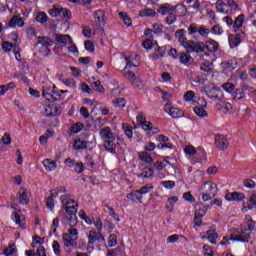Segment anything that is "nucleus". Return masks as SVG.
I'll use <instances>...</instances> for the list:
<instances>
[{
    "label": "nucleus",
    "instance_id": "1",
    "mask_svg": "<svg viewBox=\"0 0 256 256\" xmlns=\"http://www.w3.org/2000/svg\"><path fill=\"white\" fill-rule=\"evenodd\" d=\"M255 229V222L251 219V216H246V220L240 226L238 235H231L230 237L224 236L220 245H229V241H238L240 243H249L251 239V231Z\"/></svg>",
    "mask_w": 256,
    "mask_h": 256
},
{
    "label": "nucleus",
    "instance_id": "2",
    "mask_svg": "<svg viewBox=\"0 0 256 256\" xmlns=\"http://www.w3.org/2000/svg\"><path fill=\"white\" fill-rule=\"evenodd\" d=\"M99 137L103 141L105 151H108V153H115L119 145H125V139L119 135L116 136L108 126L100 129Z\"/></svg>",
    "mask_w": 256,
    "mask_h": 256
},
{
    "label": "nucleus",
    "instance_id": "3",
    "mask_svg": "<svg viewBox=\"0 0 256 256\" xmlns=\"http://www.w3.org/2000/svg\"><path fill=\"white\" fill-rule=\"evenodd\" d=\"M78 239L79 230H77V228H68L67 232L62 234L63 244L67 249H75Z\"/></svg>",
    "mask_w": 256,
    "mask_h": 256
},
{
    "label": "nucleus",
    "instance_id": "4",
    "mask_svg": "<svg viewBox=\"0 0 256 256\" xmlns=\"http://www.w3.org/2000/svg\"><path fill=\"white\" fill-rule=\"evenodd\" d=\"M200 239H207L212 245H217V239H219L217 226L211 225L208 231L200 233Z\"/></svg>",
    "mask_w": 256,
    "mask_h": 256
},
{
    "label": "nucleus",
    "instance_id": "5",
    "mask_svg": "<svg viewBox=\"0 0 256 256\" xmlns=\"http://www.w3.org/2000/svg\"><path fill=\"white\" fill-rule=\"evenodd\" d=\"M203 90H204V93H206L207 97L209 99H212V101H221L223 97H225L223 90H221V88L219 87L209 88L205 86Z\"/></svg>",
    "mask_w": 256,
    "mask_h": 256
},
{
    "label": "nucleus",
    "instance_id": "6",
    "mask_svg": "<svg viewBox=\"0 0 256 256\" xmlns=\"http://www.w3.org/2000/svg\"><path fill=\"white\" fill-rule=\"evenodd\" d=\"M88 251H93L95 249V241H99V239H102V241H105V237H103V232L99 233V230L92 229L89 231L88 235Z\"/></svg>",
    "mask_w": 256,
    "mask_h": 256
},
{
    "label": "nucleus",
    "instance_id": "7",
    "mask_svg": "<svg viewBox=\"0 0 256 256\" xmlns=\"http://www.w3.org/2000/svg\"><path fill=\"white\" fill-rule=\"evenodd\" d=\"M183 48L191 53H203V51H205V44L200 41L187 40Z\"/></svg>",
    "mask_w": 256,
    "mask_h": 256
},
{
    "label": "nucleus",
    "instance_id": "8",
    "mask_svg": "<svg viewBox=\"0 0 256 256\" xmlns=\"http://www.w3.org/2000/svg\"><path fill=\"white\" fill-rule=\"evenodd\" d=\"M194 105L193 111L197 117H207V115H209L207 110H205L207 107V100H205V98H198L197 103Z\"/></svg>",
    "mask_w": 256,
    "mask_h": 256
},
{
    "label": "nucleus",
    "instance_id": "9",
    "mask_svg": "<svg viewBox=\"0 0 256 256\" xmlns=\"http://www.w3.org/2000/svg\"><path fill=\"white\" fill-rule=\"evenodd\" d=\"M125 61H126L125 69H131L132 67L139 66L140 58H139V55H137V53L131 52L125 55Z\"/></svg>",
    "mask_w": 256,
    "mask_h": 256
},
{
    "label": "nucleus",
    "instance_id": "10",
    "mask_svg": "<svg viewBox=\"0 0 256 256\" xmlns=\"http://www.w3.org/2000/svg\"><path fill=\"white\" fill-rule=\"evenodd\" d=\"M164 111L174 119H179V117H183L184 115L183 110L173 107L171 103H166L164 105Z\"/></svg>",
    "mask_w": 256,
    "mask_h": 256
},
{
    "label": "nucleus",
    "instance_id": "11",
    "mask_svg": "<svg viewBox=\"0 0 256 256\" xmlns=\"http://www.w3.org/2000/svg\"><path fill=\"white\" fill-rule=\"evenodd\" d=\"M12 221H14L16 225H19L20 228L27 229V220L25 219V216L21 214V210L12 212Z\"/></svg>",
    "mask_w": 256,
    "mask_h": 256
},
{
    "label": "nucleus",
    "instance_id": "12",
    "mask_svg": "<svg viewBox=\"0 0 256 256\" xmlns=\"http://www.w3.org/2000/svg\"><path fill=\"white\" fill-rule=\"evenodd\" d=\"M67 215H70L68 218V225H70V229H75L77 225V208L75 206L67 207Z\"/></svg>",
    "mask_w": 256,
    "mask_h": 256
},
{
    "label": "nucleus",
    "instance_id": "13",
    "mask_svg": "<svg viewBox=\"0 0 256 256\" xmlns=\"http://www.w3.org/2000/svg\"><path fill=\"white\" fill-rule=\"evenodd\" d=\"M128 69L129 68H124V71H123V75H124L125 79L130 81V83H132V85H135L136 87H140L141 80L139 78H137L135 73L129 71Z\"/></svg>",
    "mask_w": 256,
    "mask_h": 256
},
{
    "label": "nucleus",
    "instance_id": "14",
    "mask_svg": "<svg viewBox=\"0 0 256 256\" xmlns=\"http://www.w3.org/2000/svg\"><path fill=\"white\" fill-rule=\"evenodd\" d=\"M56 43L61 47H65V45H73V38L69 36V34H57Z\"/></svg>",
    "mask_w": 256,
    "mask_h": 256
},
{
    "label": "nucleus",
    "instance_id": "15",
    "mask_svg": "<svg viewBox=\"0 0 256 256\" xmlns=\"http://www.w3.org/2000/svg\"><path fill=\"white\" fill-rule=\"evenodd\" d=\"M215 145L220 151H225L229 147V140L225 135H217L215 137Z\"/></svg>",
    "mask_w": 256,
    "mask_h": 256
},
{
    "label": "nucleus",
    "instance_id": "16",
    "mask_svg": "<svg viewBox=\"0 0 256 256\" xmlns=\"http://www.w3.org/2000/svg\"><path fill=\"white\" fill-rule=\"evenodd\" d=\"M61 201H62V205L65 208V211L67 213V207H75L76 208V213H77V209L79 207V204H77V202H75V200L69 198V195L64 194L61 196Z\"/></svg>",
    "mask_w": 256,
    "mask_h": 256
},
{
    "label": "nucleus",
    "instance_id": "17",
    "mask_svg": "<svg viewBox=\"0 0 256 256\" xmlns=\"http://www.w3.org/2000/svg\"><path fill=\"white\" fill-rule=\"evenodd\" d=\"M179 62L181 63V65H185L186 67H189V65H193L195 60H193V57L189 52H182L179 55Z\"/></svg>",
    "mask_w": 256,
    "mask_h": 256
},
{
    "label": "nucleus",
    "instance_id": "18",
    "mask_svg": "<svg viewBox=\"0 0 256 256\" xmlns=\"http://www.w3.org/2000/svg\"><path fill=\"white\" fill-rule=\"evenodd\" d=\"M136 121L143 131H149L153 125L151 122L147 121V118H145V115L143 114L138 115Z\"/></svg>",
    "mask_w": 256,
    "mask_h": 256
},
{
    "label": "nucleus",
    "instance_id": "19",
    "mask_svg": "<svg viewBox=\"0 0 256 256\" xmlns=\"http://www.w3.org/2000/svg\"><path fill=\"white\" fill-rule=\"evenodd\" d=\"M8 26L12 27V29L15 27H19V28L25 27V19L15 15L9 20Z\"/></svg>",
    "mask_w": 256,
    "mask_h": 256
},
{
    "label": "nucleus",
    "instance_id": "20",
    "mask_svg": "<svg viewBox=\"0 0 256 256\" xmlns=\"http://www.w3.org/2000/svg\"><path fill=\"white\" fill-rule=\"evenodd\" d=\"M175 38L177 39L178 43H180L181 47H183L187 41V31L185 29H180L175 32Z\"/></svg>",
    "mask_w": 256,
    "mask_h": 256
},
{
    "label": "nucleus",
    "instance_id": "21",
    "mask_svg": "<svg viewBox=\"0 0 256 256\" xmlns=\"http://www.w3.org/2000/svg\"><path fill=\"white\" fill-rule=\"evenodd\" d=\"M158 13L160 15H169L170 13H175V6L165 3L159 6Z\"/></svg>",
    "mask_w": 256,
    "mask_h": 256
},
{
    "label": "nucleus",
    "instance_id": "22",
    "mask_svg": "<svg viewBox=\"0 0 256 256\" xmlns=\"http://www.w3.org/2000/svg\"><path fill=\"white\" fill-rule=\"evenodd\" d=\"M201 189L202 191H204V193H217V191H219V188H217V184L211 181L205 182L201 186Z\"/></svg>",
    "mask_w": 256,
    "mask_h": 256
},
{
    "label": "nucleus",
    "instance_id": "23",
    "mask_svg": "<svg viewBox=\"0 0 256 256\" xmlns=\"http://www.w3.org/2000/svg\"><path fill=\"white\" fill-rule=\"evenodd\" d=\"M253 207H256V193L250 196L249 202L243 203L242 211L243 213H247V211H251Z\"/></svg>",
    "mask_w": 256,
    "mask_h": 256
},
{
    "label": "nucleus",
    "instance_id": "24",
    "mask_svg": "<svg viewBox=\"0 0 256 256\" xmlns=\"http://www.w3.org/2000/svg\"><path fill=\"white\" fill-rule=\"evenodd\" d=\"M183 100L186 103H191L192 105H196L197 101L199 100V98H197L195 96V92L193 90H189L187 91L184 95H183Z\"/></svg>",
    "mask_w": 256,
    "mask_h": 256
},
{
    "label": "nucleus",
    "instance_id": "25",
    "mask_svg": "<svg viewBox=\"0 0 256 256\" xmlns=\"http://www.w3.org/2000/svg\"><path fill=\"white\" fill-rule=\"evenodd\" d=\"M224 198L226 201H243L245 194L243 193H226Z\"/></svg>",
    "mask_w": 256,
    "mask_h": 256
},
{
    "label": "nucleus",
    "instance_id": "26",
    "mask_svg": "<svg viewBox=\"0 0 256 256\" xmlns=\"http://www.w3.org/2000/svg\"><path fill=\"white\" fill-rule=\"evenodd\" d=\"M42 164H43L44 169H46V171L51 172V171H55L57 169V161H55V160H51V159L47 158V159L43 160Z\"/></svg>",
    "mask_w": 256,
    "mask_h": 256
},
{
    "label": "nucleus",
    "instance_id": "27",
    "mask_svg": "<svg viewBox=\"0 0 256 256\" xmlns=\"http://www.w3.org/2000/svg\"><path fill=\"white\" fill-rule=\"evenodd\" d=\"M94 19L96 21V23H98V25L100 26H105V11L103 10H96L94 12Z\"/></svg>",
    "mask_w": 256,
    "mask_h": 256
},
{
    "label": "nucleus",
    "instance_id": "28",
    "mask_svg": "<svg viewBox=\"0 0 256 256\" xmlns=\"http://www.w3.org/2000/svg\"><path fill=\"white\" fill-rule=\"evenodd\" d=\"M174 13L177 17H185L187 15V7L183 4H177L174 6Z\"/></svg>",
    "mask_w": 256,
    "mask_h": 256
},
{
    "label": "nucleus",
    "instance_id": "29",
    "mask_svg": "<svg viewBox=\"0 0 256 256\" xmlns=\"http://www.w3.org/2000/svg\"><path fill=\"white\" fill-rule=\"evenodd\" d=\"M15 87H17V84H15V82H10L5 85H0V97H3V95H5L7 91H11L15 89Z\"/></svg>",
    "mask_w": 256,
    "mask_h": 256
},
{
    "label": "nucleus",
    "instance_id": "30",
    "mask_svg": "<svg viewBox=\"0 0 256 256\" xmlns=\"http://www.w3.org/2000/svg\"><path fill=\"white\" fill-rule=\"evenodd\" d=\"M216 10L218 13H222L223 15H227L229 13L227 10V3H225L223 0H217Z\"/></svg>",
    "mask_w": 256,
    "mask_h": 256
},
{
    "label": "nucleus",
    "instance_id": "31",
    "mask_svg": "<svg viewBox=\"0 0 256 256\" xmlns=\"http://www.w3.org/2000/svg\"><path fill=\"white\" fill-rule=\"evenodd\" d=\"M183 151L186 157H195L197 155V148L191 144L184 146Z\"/></svg>",
    "mask_w": 256,
    "mask_h": 256
},
{
    "label": "nucleus",
    "instance_id": "32",
    "mask_svg": "<svg viewBox=\"0 0 256 256\" xmlns=\"http://www.w3.org/2000/svg\"><path fill=\"white\" fill-rule=\"evenodd\" d=\"M241 43V35L235 34L229 36V45L231 49H234V47H237Z\"/></svg>",
    "mask_w": 256,
    "mask_h": 256
},
{
    "label": "nucleus",
    "instance_id": "33",
    "mask_svg": "<svg viewBox=\"0 0 256 256\" xmlns=\"http://www.w3.org/2000/svg\"><path fill=\"white\" fill-rule=\"evenodd\" d=\"M204 46L211 53H215V51H218L219 49V43L215 40H208Z\"/></svg>",
    "mask_w": 256,
    "mask_h": 256
},
{
    "label": "nucleus",
    "instance_id": "34",
    "mask_svg": "<svg viewBox=\"0 0 256 256\" xmlns=\"http://www.w3.org/2000/svg\"><path fill=\"white\" fill-rule=\"evenodd\" d=\"M217 107L222 113H231L233 111V106L228 102L219 103Z\"/></svg>",
    "mask_w": 256,
    "mask_h": 256
},
{
    "label": "nucleus",
    "instance_id": "35",
    "mask_svg": "<svg viewBox=\"0 0 256 256\" xmlns=\"http://www.w3.org/2000/svg\"><path fill=\"white\" fill-rule=\"evenodd\" d=\"M157 12L152 8H144L139 11V17H155Z\"/></svg>",
    "mask_w": 256,
    "mask_h": 256
},
{
    "label": "nucleus",
    "instance_id": "36",
    "mask_svg": "<svg viewBox=\"0 0 256 256\" xmlns=\"http://www.w3.org/2000/svg\"><path fill=\"white\" fill-rule=\"evenodd\" d=\"M42 95L46 101H50L52 103L55 101V97H53V95H55V90L45 88Z\"/></svg>",
    "mask_w": 256,
    "mask_h": 256
},
{
    "label": "nucleus",
    "instance_id": "37",
    "mask_svg": "<svg viewBox=\"0 0 256 256\" xmlns=\"http://www.w3.org/2000/svg\"><path fill=\"white\" fill-rule=\"evenodd\" d=\"M118 16L123 21L124 25H126V27H131V25L133 24V21H131V18L126 12H119Z\"/></svg>",
    "mask_w": 256,
    "mask_h": 256
},
{
    "label": "nucleus",
    "instance_id": "38",
    "mask_svg": "<svg viewBox=\"0 0 256 256\" xmlns=\"http://www.w3.org/2000/svg\"><path fill=\"white\" fill-rule=\"evenodd\" d=\"M243 23H245V14H240L235 18L233 22L234 29H239L243 27Z\"/></svg>",
    "mask_w": 256,
    "mask_h": 256
},
{
    "label": "nucleus",
    "instance_id": "39",
    "mask_svg": "<svg viewBox=\"0 0 256 256\" xmlns=\"http://www.w3.org/2000/svg\"><path fill=\"white\" fill-rule=\"evenodd\" d=\"M73 147L76 150L85 149L87 147V142L85 140H82L81 138H76L74 140Z\"/></svg>",
    "mask_w": 256,
    "mask_h": 256
},
{
    "label": "nucleus",
    "instance_id": "40",
    "mask_svg": "<svg viewBox=\"0 0 256 256\" xmlns=\"http://www.w3.org/2000/svg\"><path fill=\"white\" fill-rule=\"evenodd\" d=\"M38 43H40V45H43V47H52L53 45V41L47 36L38 37Z\"/></svg>",
    "mask_w": 256,
    "mask_h": 256
},
{
    "label": "nucleus",
    "instance_id": "41",
    "mask_svg": "<svg viewBox=\"0 0 256 256\" xmlns=\"http://www.w3.org/2000/svg\"><path fill=\"white\" fill-rule=\"evenodd\" d=\"M127 199H130L134 203H141L143 196H141V193H129Z\"/></svg>",
    "mask_w": 256,
    "mask_h": 256
},
{
    "label": "nucleus",
    "instance_id": "42",
    "mask_svg": "<svg viewBox=\"0 0 256 256\" xmlns=\"http://www.w3.org/2000/svg\"><path fill=\"white\" fill-rule=\"evenodd\" d=\"M138 157L140 161H144V163H151L153 161L151 154H149L148 152H140L138 154Z\"/></svg>",
    "mask_w": 256,
    "mask_h": 256
},
{
    "label": "nucleus",
    "instance_id": "43",
    "mask_svg": "<svg viewBox=\"0 0 256 256\" xmlns=\"http://www.w3.org/2000/svg\"><path fill=\"white\" fill-rule=\"evenodd\" d=\"M245 97V90L243 88H238L234 92L233 99L234 101H241V99H244Z\"/></svg>",
    "mask_w": 256,
    "mask_h": 256
},
{
    "label": "nucleus",
    "instance_id": "44",
    "mask_svg": "<svg viewBox=\"0 0 256 256\" xmlns=\"http://www.w3.org/2000/svg\"><path fill=\"white\" fill-rule=\"evenodd\" d=\"M221 87L226 93H233L235 91V84L231 82H225Z\"/></svg>",
    "mask_w": 256,
    "mask_h": 256
},
{
    "label": "nucleus",
    "instance_id": "45",
    "mask_svg": "<svg viewBox=\"0 0 256 256\" xmlns=\"http://www.w3.org/2000/svg\"><path fill=\"white\" fill-rule=\"evenodd\" d=\"M114 107H118L119 109H123L125 105H127V100L124 98H116L113 100Z\"/></svg>",
    "mask_w": 256,
    "mask_h": 256
},
{
    "label": "nucleus",
    "instance_id": "46",
    "mask_svg": "<svg viewBox=\"0 0 256 256\" xmlns=\"http://www.w3.org/2000/svg\"><path fill=\"white\" fill-rule=\"evenodd\" d=\"M200 69L201 71H204V73H211V71H213V63L202 62Z\"/></svg>",
    "mask_w": 256,
    "mask_h": 256
},
{
    "label": "nucleus",
    "instance_id": "47",
    "mask_svg": "<svg viewBox=\"0 0 256 256\" xmlns=\"http://www.w3.org/2000/svg\"><path fill=\"white\" fill-rule=\"evenodd\" d=\"M55 194H52L50 197L46 199V207L53 211L55 209Z\"/></svg>",
    "mask_w": 256,
    "mask_h": 256
},
{
    "label": "nucleus",
    "instance_id": "48",
    "mask_svg": "<svg viewBox=\"0 0 256 256\" xmlns=\"http://www.w3.org/2000/svg\"><path fill=\"white\" fill-rule=\"evenodd\" d=\"M122 129L126 135V137H128V139H133V127L129 126L128 124H123Z\"/></svg>",
    "mask_w": 256,
    "mask_h": 256
},
{
    "label": "nucleus",
    "instance_id": "49",
    "mask_svg": "<svg viewBox=\"0 0 256 256\" xmlns=\"http://www.w3.org/2000/svg\"><path fill=\"white\" fill-rule=\"evenodd\" d=\"M49 17L45 12H39L36 15V21L37 23H41L42 25L45 24L46 21H48Z\"/></svg>",
    "mask_w": 256,
    "mask_h": 256
},
{
    "label": "nucleus",
    "instance_id": "50",
    "mask_svg": "<svg viewBox=\"0 0 256 256\" xmlns=\"http://www.w3.org/2000/svg\"><path fill=\"white\" fill-rule=\"evenodd\" d=\"M92 223L95 225L98 233H101L103 232V222L101 221V218L100 217H95L93 220H92Z\"/></svg>",
    "mask_w": 256,
    "mask_h": 256
},
{
    "label": "nucleus",
    "instance_id": "51",
    "mask_svg": "<svg viewBox=\"0 0 256 256\" xmlns=\"http://www.w3.org/2000/svg\"><path fill=\"white\" fill-rule=\"evenodd\" d=\"M92 86H93L94 91H96V93H105V87H103V85H101L100 80L95 81L92 84Z\"/></svg>",
    "mask_w": 256,
    "mask_h": 256
},
{
    "label": "nucleus",
    "instance_id": "52",
    "mask_svg": "<svg viewBox=\"0 0 256 256\" xmlns=\"http://www.w3.org/2000/svg\"><path fill=\"white\" fill-rule=\"evenodd\" d=\"M4 255L6 256H17V249L14 245H10L4 250Z\"/></svg>",
    "mask_w": 256,
    "mask_h": 256
},
{
    "label": "nucleus",
    "instance_id": "53",
    "mask_svg": "<svg viewBox=\"0 0 256 256\" xmlns=\"http://www.w3.org/2000/svg\"><path fill=\"white\" fill-rule=\"evenodd\" d=\"M52 249L55 255H61V244L59 243V241L54 240L52 242Z\"/></svg>",
    "mask_w": 256,
    "mask_h": 256
},
{
    "label": "nucleus",
    "instance_id": "54",
    "mask_svg": "<svg viewBox=\"0 0 256 256\" xmlns=\"http://www.w3.org/2000/svg\"><path fill=\"white\" fill-rule=\"evenodd\" d=\"M177 21V14L175 12H170L166 18L167 25H173Z\"/></svg>",
    "mask_w": 256,
    "mask_h": 256
},
{
    "label": "nucleus",
    "instance_id": "55",
    "mask_svg": "<svg viewBox=\"0 0 256 256\" xmlns=\"http://www.w3.org/2000/svg\"><path fill=\"white\" fill-rule=\"evenodd\" d=\"M157 149H161L162 151H167V149H173V143L171 142H164L157 145Z\"/></svg>",
    "mask_w": 256,
    "mask_h": 256
},
{
    "label": "nucleus",
    "instance_id": "56",
    "mask_svg": "<svg viewBox=\"0 0 256 256\" xmlns=\"http://www.w3.org/2000/svg\"><path fill=\"white\" fill-rule=\"evenodd\" d=\"M80 90L82 91V93H87L88 95H91V93H93V90L85 82L80 83Z\"/></svg>",
    "mask_w": 256,
    "mask_h": 256
},
{
    "label": "nucleus",
    "instance_id": "57",
    "mask_svg": "<svg viewBox=\"0 0 256 256\" xmlns=\"http://www.w3.org/2000/svg\"><path fill=\"white\" fill-rule=\"evenodd\" d=\"M203 214H200L199 212L195 213L194 216V225H196V227H201L203 220H202Z\"/></svg>",
    "mask_w": 256,
    "mask_h": 256
},
{
    "label": "nucleus",
    "instance_id": "58",
    "mask_svg": "<svg viewBox=\"0 0 256 256\" xmlns=\"http://www.w3.org/2000/svg\"><path fill=\"white\" fill-rule=\"evenodd\" d=\"M85 126L83 125V123L81 122H78L76 124H74L72 127H71V132L72 133H80V131H83V128Z\"/></svg>",
    "mask_w": 256,
    "mask_h": 256
},
{
    "label": "nucleus",
    "instance_id": "59",
    "mask_svg": "<svg viewBox=\"0 0 256 256\" xmlns=\"http://www.w3.org/2000/svg\"><path fill=\"white\" fill-rule=\"evenodd\" d=\"M84 47L86 51H89V53H93V51H95V44L91 40L84 42Z\"/></svg>",
    "mask_w": 256,
    "mask_h": 256
},
{
    "label": "nucleus",
    "instance_id": "60",
    "mask_svg": "<svg viewBox=\"0 0 256 256\" xmlns=\"http://www.w3.org/2000/svg\"><path fill=\"white\" fill-rule=\"evenodd\" d=\"M70 45L68 47V52H70L72 55H74L75 57H77V55H79V49L77 48V45H75L73 43V40H72V44H68Z\"/></svg>",
    "mask_w": 256,
    "mask_h": 256
},
{
    "label": "nucleus",
    "instance_id": "61",
    "mask_svg": "<svg viewBox=\"0 0 256 256\" xmlns=\"http://www.w3.org/2000/svg\"><path fill=\"white\" fill-rule=\"evenodd\" d=\"M117 245V235L110 234L108 237V247H115Z\"/></svg>",
    "mask_w": 256,
    "mask_h": 256
},
{
    "label": "nucleus",
    "instance_id": "62",
    "mask_svg": "<svg viewBox=\"0 0 256 256\" xmlns=\"http://www.w3.org/2000/svg\"><path fill=\"white\" fill-rule=\"evenodd\" d=\"M153 191V185L146 184L141 189L137 190L136 193H151Z\"/></svg>",
    "mask_w": 256,
    "mask_h": 256
},
{
    "label": "nucleus",
    "instance_id": "63",
    "mask_svg": "<svg viewBox=\"0 0 256 256\" xmlns=\"http://www.w3.org/2000/svg\"><path fill=\"white\" fill-rule=\"evenodd\" d=\"M203 252L204 256H214L213 248L207 244L203 246Z\"/></svg>",
    "mask_w": 256,
    "mask_h": 256
},
{
    "label": "nucleus",
    "instance_id": "64",
    "mask_svg": "<svg viewBox=\"0 0 256 256\" xmlns=\"http://www.w3.org/2000/svg\"><path fill=\"white\" fill-rule=\"evenodd\" d=\"M211 33H213V35H223V27L214 25L212 27Z\"/></svg>",
    "mask_w": 256,
    "mask_h": 256
}]
</instances>
